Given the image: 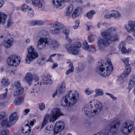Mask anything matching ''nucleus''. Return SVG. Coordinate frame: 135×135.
Instances as JSON below:
<instances>
[{
    "mask_svg": "<svg viewBox=\"0 0 135 135\" xmlns=\"http://www.w3.org/2000/svg\"><path fill=\"white\" fill-rule=\"evenodd\" d=\"M116 30V27H111L108 28L107 31L101 33V35L103 38L99 39L97 43L98 46L100 50L104 51L105 48L109 46L113 42L118 40L119 36L118 35L115 34L111 35L112 33Z\"/></svg>",
    "mask_w": 135,
    "mask_h": 135,
    "instance_id": "nucleus-1",
    "label": "nucleus"
},
{
    "mask_svg": "<svg viewBox=\"0 0 135 135\" xmlns=\"http://www.w3.org/2000/svg\"><path fill=\"white\" fill-rule=\"evenodd\" d=\"M109 59H105L98 62L95 70L98 73L104 77L109 75L113 69Z\"/></svg>",
    "mask_w": 135,
    "mask_h": 135,
    "instance_id": "nucleus-2",
    "label": "nucleus"
},
{
    "mask_svg": "<svg viewBox=\"0 0 135 135\" xmlns=\"http://www.w3.org/2000/svg\"><path fill=\"white\" fill-rule=\"evenodd\" d=\"M67 94L62 97L61 102V105L64 107H69L75 104L79 99V94L76 90H69Z\"/></svg>",
    "mask_w": 135,
    "mask_h": 135,
    "instance_id": "nucleus-3",
    "label": "nucleus"
},
{
    "mask_svg": "<svg viewBox=\"0 0 135 135\" xmlns=\"http://www.w3.org/2000/svg\"><path fill=\"white\" fill-rule=\"evenodd\" d=\"M61 115L59 109L57 108H55L52 109L50 114H46L41 126V129L43 128L46 124L49 119L50 122H53L57 119V118Z\"/></svg>",
    "mask_w": 135,
    "mask_h": 135,
    "instance_id": "nucleus-4",
    "label": "nucleus"
},
{
    "mask_svg": "<svg viewBox=\"0 0 135 135\" xmlns=\"http://www.w3.org/2000/svg\"><path fill=\"white\" fill-rule=\"evenodd\" d=\"M28 53L27 55L26 61L28 64H30L33 60L37 58L38 54L35 49L32 46H30L27 49Z\"/></svg>",
    "mask_w": 135,
    "mask_h": 135,
    "instance_id": "nucleus-5",
    "label": "nucleus"
},
{
    "mask_svg": "<svg viewBox=\"0 0 135 135\" xmlns=\"http://www.w3.org/2000/svg\"><path fill=\"white\" fill-rule=\"evenodd\" d=\"M133 122L131 120L126 121L125 123L122 126L120 130L122 133L125 134H128L132 131L133 128Z\"/></svg>",
    "mask_w": 135,
    "mask_h": 135,
    "instance_id": "nucleus-6",
    "label": "nucleus"
},
{
    "mask_svg": "<svg viewBox=\"0 0 135 135\" xmlns=\"http://www.w3.org/2000/svg\"><path fill=\"white\" fill-rule=\"evenodd\" d=\"M81 43L79 42H76L74 44L69 45L68 44H66V47L68 50L72 54L76 55L78 53V50L76 48H79L81 46Z\"/></svg>",
    "mask_w": 135,
    "mask_h": 135,
    "instance_id": "nucleus-7",
    "label": "nucleus"
},
{
    "mask_svg": "<svg viewBox=\"0 0 135 135\" xmlns=\"http://www.w3.org/2000/svg\"><path fill=\"white\" fill-rule=\"evenodd\" d=\"M20 57L16 55H11L7 60L8 65L11 66H17L20 63Z\"/></svg>",
    "mask_w": 135,
    "mask_h": 135,
    "instance_id": "nucleus-8",
    "label": "nucleus"
},
{
    "mask_svg": "<svg viewBox=\"0 0 135 135\" xmlns=\"http://www.w3.org/2000/svg\"><path fill=\"white\" fill-rule=\"evenodd\" d=\"M49 44V40L47 38L41 37L37 41V45L38 49L40 50L47 46Z\"/></svg>",
    "mask_w": 135,
    "mask_h": 135,
    "instance_id": "nucleus-9",
    "label": "nucleus"
},
{
    "mask_svg": "<svg viewBox=\"0 0 135 135\" xmlns=\"http://www.w3.org/2000/svg\"><path fill=\"white\" fill-rule=\"evenodd\" d=\"M90 102L93 109L92 114L95 115L102 109V104L96 100L90 101Z\"/></svg>",
    "mask_w": 135,
    "mask_h": 135,
    "instance_id": "nucleus-10",
    "label": "nucleus"
},
{
    "mask_svg": "<svg viewBox=\"0 0 135 135\" xmlns=\"http://www.w3.org/2000/svg\"><path fill=\"white\" fill-rule=\"evenodd\" d=\"M26 2L32 3L36 9L39 10H43V4L40 0H26Z\"/></svg>",
    "mask_w": 135,
    "mask_h": 135,
    "instance_id": "nucleus-11",
    "label": "nucleus"
},
{
    "mask_svg": "<svg viewBox=\"0 0 135 135\" xmlns=\"http://www.w3.org/2000/svg\"><path fill=\"white\" fill-rule=\"evenodd\" d=\"M93 110L90 102L87 104L84 108V112L88 117H91L95 115L92 114L93 113Z\"/></svg>",
    "mask_w": 135,
    "mask_h": 135,
    "instance_id": "nucleus-12",
    "label": "nucleus"
},
{
    "mask_svg": "<svg viewBox=\"0 0 135 135\" xmlns=\"http://www.w3.org/2000/svg\"><path fill=\"white\" fill-rule=\"evenodd\" d=\"M125 27L128 32H132L135 29V21H129L127 24L125 25Z\"/></svg>",
    "mask_w": 135,
    "mask_h": 135,
    "instance_id": "nucleus-13",
    "label": "nucleus"
},
{
    "mask_svg": "<svg viewBox=\"0 0 135 135\" xmlns=\"http://www.w3.org/2000/svg\"><path fill=\"white\" fill-rule=\"evenodd\" d=\"M64 126V123L61 121H59L56 122L54 127V134L58 133L63 129Z\"/></svg>",
    "mask_w": 135,
    "mask_h": 135,
    "instance_id": "nucleus-14",
    "label": "nucleus"
},
{
    "mask_svg": "<svg viewBox=\"0 0 135 135\" xmlns=\"http://www.w3.org/2000/svg\"><path fill=\"white\" fill-rule=\"evenodd\" d=\"M120 124L119 122L117 120H114L110 123L109 125L110 131L112 132H115V131L119 127Z\"/></svg>",
    "mask_w": 135,
    "mask_h": 135,
    "instance_id": "nucleus-15",
    "label": "nucleus"
},
{
    "mask_svg": "<svg viewBox=\"0 0 135 135\" xmlns=\"http://www.w3.org/2000/svg\"><path fill=\"white\" fill-rule=\"evenodd\" d=\"M44 22L41 20H31L27 22V25L30 26H34L36 25L41 26L44 25Z\"/></svg>",
    "mask_w": 135,
    "mask_h": 135,
    "instance_id": "nucleus-16",
    "label": "nucleus"
},
{
    "mask_svg": "<svg viewBox=\"0 0 135 135\" xmlns=\"http://www.w3.org/2000/svg\"><path fill=\"white\" fill-rule=\"evenodd\" d=\"M24 127L22 128V132L25 135H28L31 132V127L30 125V124L28 121H26Z\"/></svg>",
    "mask_w": 135,
    "mask_h": 135,
    "instance_id": "nucleus-17",
    "label": "nucleus"
},
{
    "mask_svg": "<svg viewBox=\"0 0 135 135\" xmlns=\"http://www.w3.org/2000/svg\"><path fill=\"white\" fill-rule=\"evenodd\" d=\"M42 85V82L39 83H37V84L35 85V87H34V88L31 91L30 93L32 95L35 96L38 95V92L39 89V88Z\"/></svg>",
    "mask_w": 135,
    "mask_h": 135,
    "instance_id": "nucleus-18",
    "label": "nucleus"
},
{
    "mask_svg": "<svg viewBox=\"0 0 135 135\" xmlns=\"http://www.w3.org/2000/svg\"><path fill=\"white\" fill-rule=\"evenodd\" d=\"M66 89V85L65 82H61L59 85L56 91L59 94L64 93Z\"/></svg>",
    "mask_w": 135,
    "mask_h": 135,
    "instance_id": "nucleus-19",
    "label": "nucleus"
},
{
    "mask_svg": "<svg viewBox=\"0 0 135 135\" xmlns=\"http://www.w3.org/2000/svg\"><path fill=\"white\" fill-rule=\"evenodd\" d=\"M64 0H52L53 7L55 8H59L62 6Z\"/></svg>",
    "mask_w": 135,
    "mask_h": 135,
    "instance_id": "nucleus-20",
    "label": "nucleus"
},
{
    "mask_svg": "<svg viewBox=\"0 0 135 135\" xmlns=\"http://www.w3.org/2000/svg\"><path fill=\"white\" fill-rule=\"evenodd\" d=\"M14 43V40L12 38L7 39L3 43L4 46L7 48H9L12 46Z\"/></svg>",
    "mask_w": 135,
    "mask_h": 135,
    "instance_id": "nucleus-21",
    "label": "nucleus"
},
{
    "mask_svg": "<svg viewBox=\"0 0 135 135\" xmlns=\"http://www.w3.org/2000/svg\"><path fill=\"white\" fill-rule=\"evenodd\" d=\"M50 46L51 48L55 50L60 47V44L57 41L55 40H52L51 41L50 44Z\"/></svg>",
    "mask_w": 135,
    "mask_h": 135,
    "instance_id": "nucleus-22",
    "label": "nucleus"
},
{
    "mask_svg": "<svg viewBox=\"0 0 135 135\" xmlns=\"http://www.w3.org/2000/svg\"><path fill=\"white\" fill-rule=\"evenodd\" d=\"M49 25L51 27L56 29L58 28L60 31L62 29L63 25L61 23L57 21L54 22L50 24Z\"/></svg>",
    "mask_w": 135,
    "mask_h": 135,
    "instance_id": "nucleus-23",
    "label": "nucleus"
},
{
    "mask_svg": "<svg viewBox=\"0 0 135 135\" xmlns=\"http://www.w3.org/2000/svg\"><path fill=\"white\" fill-rule=\"evenodd\" d=\"M17 115V113L15 112L11 114L9 116V121L12 125L14 124L16 122Z\"/></svg>",
    "mask_w": 135,
    "mask_h": 135,
    "instance_id": "nucleus-24",
    "label": "nucleus"
},
{
    "mask_svg": "<svg viewBox=\"0 0 135 135\" xmlns=\"http://www.w3.org/2000/svg\"><path fill=\"white\" fill-rule=\"evenodd\" d=\"M42 81L44 84L47 85L49 84H51L52 83V81L50 76H43Z\"/></svg>",
    "mask_w": 135,
    "mask_h": 135,
    "instance_id": "nucleus-25",
    "label": "nucleus"
},
{
    "mask_svg": "<svg viewBox=\"0 0 135 135\" xmlns=\"http://www.w3.org/2000/svg\"><path fill=\"white\" fill-rule=\"evenodd\" d=\"M25 78L27 82L29 85L32 83L33 78L32 74L30 73L29 72L26 74Z\"/></svg>",
    "mask_w": 135,
    "mask_h": 135,
    "instance_id": "nucleus-26",
    "label": "nucleus"
},
{
    "mask_svg": "<svg viewBox=\"0 0 135 135\" xmlns=\"http://www.w3.org/2000/svg\"><path fill=\"white\" fill-rule=\"evenodd\" d=\"M1 125L3 127H7L12 125L9 120H8L7 117L5 118L1 122Z\"/></svg>",
    "mask_w": 135,
    "mask_h": 135,
    "instance_id": "nucleus-27",
    "label": "nucleus"
},
{
    "mask_svg": "<svg viewBox=\"0 0 135 135\" xmlns=\"http://www.w3.org/2000/svg\"><path fill=\"white\" fill-rule=\"evenodd\" d=\"M7 15L5 14L0 12V23L4 25L7 20Z\"/></svg>",
    "mask_w": 135,
    "mask_h": 135,
    "instance_id": "nucleus-28",
    "label": "nucleus"
},
{
    "mask_svg": "<svg viewBox=\"0 0 135 135\" xmlns=\"http://www.w3.org/2000/svg\"><path fill=\"white\" fill-rule=\"evenodd\" d=\"M81 8L78 7L75 10L72 14V17L73 18H75L76 17L78 16L81 12Z\"/></svg>",
    "mask_w": 135,
    "mask_h": 135,
    "instance_id": "nucleus-29",
    "label": "nucleus"
},
{
    "mask_svg": "<svg viewBox=\"0 0 135 135\" xmlns=\"http://www.w3.org/2000/svg\"><path fill=\"white\" fill-rule=\"evenodd\" d=\"M125 45L124 42L122 41L119 45V48L121 49V51L123 54L127 53V50L125 47Z\"/></svg>",
    "mask_w": 135,
    "mask_h": 135,
    "instance_id": "nucleus-30",
    "label": "nucleus"
},
{
    "mask_svg": "<svg viewBox=\"0 0 135 135\" xmlns=\"http://www.w3.org/2000/svg\"><path fill=\"white\" fill-rule=\"evenodd\" d=\"M112 17L115 18H118L120 16V14L119 12L115 10H112L111 11Z\"/></svg>",
    "mask_w": 135,
    "mask_h": 135,
    "instance_id": "nucleus-31",
    "label": "nucleus"
},
{
    "mask_svg": "<svg viewBox=\"0 0 135 135\" xmlns=\"http://www.w3.org/2000/svg\"><path fill=\"white\" fill-rule=\"evenodd\" d=\"M23 91L21 89H16L13 92L14 96L15 97L18 96L22 94Z\"/></svg>",
    "mask_w": 135,
    "mask_h": 135,
    "instance_id": "nucleus-32",
    "label": "nucleus"
},
{
    "mask_svg": "<svg viewBox=\"0 0 135 135\" xmlns=\"http://www.w3.org/2000/svg\"><path fill=\"white\" fill-rule=\"evenodd\" d=\"M23 102V99L21 98L17 97L15 99L14 102L15 105H19L22 104Z\"/></svg>",
    "mask_w": 135,
    "mask_h": 135,
    "instance_id": "nucleus-33",
    "label": "nucleus"
},
{
    "mask_svg": "<svg viewBox=\"0 0 135 135\" xmlns=\"http://www.w3.org/2000/svg\"><path fill=\"white\" fill-rule=\"evenodd\" d=\"M95 94L94 97H95L102 95L103 94V90L100 89H96L95 90Z\"/></svg>",
    "mask_w": 135,
    "mask_h": 135,
    "instance_id": "nucleus-34",
    "label": "nucleus"
},
{
    "mask_svg": "<svg viewBox=\"0 0 135 135\" xmlns=\"http://www.w3.org/2000/svg\"><path fill=\"white\" fill-rule=\"evenodd\" d=\"M85 66L84 65L81 63H79L78 66L76 68V70L77 73H79L82 71L84 68Z\"/></svg>",
    "mask_w": 135,
    "mask_h": 135,
    "instance_id": "nucleus-35",
    "label": "nucleus"
},
{
    "mask_svg": "<svg viewBox=\"0 0 135 135\" xmlns=\"http://www.w3.org/2000/svg\"><path fill=\"white\" fill-rule=\"evenodd\" d=\"M95 11L94 10H91L86 13V17L89 19H91L93 18V16L95 14Z\"/></svg>",
    "mask_w": 135,
    "mask_h": 135,
    "instance_id": "nucleus-36",
    "label": "nucleus"
},
{
    "mask_svg": "<svg viewBox=\"0 0 135 135\" xmlns=\"http://www.w3.org/2000/svg\"><path fill=\"white\" fill-rule=\"evenodd\" d=\"M1 83L3 86H6L8 85L9 84L8 79L7 78H4L2 79L1 81Z\"/></svg>",
    "mask_w": 135,
    "mask_h": 135,
    "instance_id": "nucleus-37",
    "label": "nucleus"
},
{
    "mask_svg": "<svg viewBox=\"0 0 135 135\" xmlns=\"http://www.w3.org/2000/svg\"><path fill=\"white\" fill-rule=\"evenodd\" d=\"M21 9L22 11L25 12L31 10V8H29L28 6L25 3L23 4L22 5Z\"/></svg>",
    "mask_w": 135,
    "mask_h": 135,
    "instance_id": "nucleus-38",
    "label": "nucleus"
},
{
    "mask_svg": "<svg viewBox=\"0 0 135 135\" xmlns=\"http://www.w3.org/2000/svg\"><path fill=\"white\" fill-rule=\"evenodd\" d=\"M15 86L16 89H21L24 90L23 88L21 86L20 82L19 80H18L15 82Z\"/></svg>",
    "mask_w": 135,
    "mask_h": 135,
    "instance_id": "nucleus-39",
    "label": "nucleus"
},
{
    "mask_svg": "<svg viewBox=\"0 0 135 135\" xmlns=\"http://www.w3.org/2000/svg\"><path fill=\"white\" fill-rule=\"evenodd\" d=\"M131 71V68L129 67V66H127L124 70L123 74L122 75L126 77L128 75Z\"/></svg>",
    "mask_w": 135,
    "mask_h": 135,
    "instance_id": "nucleus-40",
    "label": "nucleus"
},
{
    "mask_svg": "<svg viewBox=\"0 0 135 135\" xmlns=\"http://www.w3.org/2000/svg\"><path fill=\"white\" fill-rule=\"evenodd\" d=\"M73 6V5L70 4L67 8V12H66V16L69 15L72 12Z\"/></svg>",
    "mask_w": 135,
    "mask_h": 135,
    "instance_id": "nucleus-41",
    "label": "nucleus"
},
{
    "mask_svg": "<svg viewBox=\"0 0 135 135\" xmlns=\"http://www.w3.org/2000/svg\"><path fill=\"white\" fill-rule=\"evenodd\" d=\"M13 22L12 21V18L10 17L7 22V27L8 28L10 27L13 25Z\"/></svg>",
    "mask_w": 135,
    "mask_h": 135,
    "instance_id": "nucleus-42",
    "label": "nucleus"
},
{
    "mask_svg": "<svg viewBox=\"0 0 135 135\" xmlns=\"http://www.w3.org/2000/svg\"><path fill=\"white\" fill-rule=\"evenodd\" d=\"M50 32L52 34H57L61 32V31L60 30L58 29V28L56 29L55 28L54 30H50Z\"/></svg>",
    "mask_w": 135,
    "mask_h": 135,
    "instance_id": "nucleus-43",
    "label": "nucleus"
},
{
    "mask_svg": "<svg viewBox=\"0 0 135 135\" xmlns=\"http://www.w3.org/2000/svg\"><path fill=\"white\" fill-rule=\"evenodd\" d=\"M8 89H6V92L2 94H1L0 95V100H3L5 98H6L7 96V92Z\"/></svg>",
    "mask_w": 135,
    "mask_h": 135,
    "instance_id": "nucleus-44",
    "label": "nucleus"
},
{
    "mask_svg": "<svg viewBox=\"0 0 135 135\" xmlns=\"http://www.w3.org/2000/svg\"><path fill=\"white\" fill-rule=\"evenodd\" d=\"M52 127V126L51 125H48L45 129V132L48 133H50L49 132L52 131L53 129Z\"/></svg>",
    "mask_w": 135,
    "mask_h": 135,
    "instance_id": "nucleus-45",
    "label": "nucleus"
},
{
    "mask_svg": "<svg viewBox=\"0 0 135 135\" xmlns=\"http://www.w3.org/2000/svg\"><path fill=\"white\" fill-rule=\"evenodd\" d=\"M82 47L84 49L86 50L88 49L89 46L86 41H84L83 42Z\"/></svg>",
    "mask_w": 135,
    "mask_h": 135,
    "instance_id": "nucleus-46",
    "label": "nucleus"
},
{
    "mask_svg": "<svg viewBox=\"0 0 135 135\" xmlns=\"http://www.w3.org/2000/svg\"><path fill=\"white\" fill-rule=\"evenodd\" d=\"M105 94L106 95L109 96L111 99H113V100H115L117 99V97H114L113 94H111L108 93H106Z\"/></svg>",
    "mask_w": 135,
    "mask_h": 135,
    "instance_id": "nucleus-47",
    "label": "nucleus"
},
{
    "mask_svg": "<svg viewBox=\"0 0 135 135\" xmlns=\"http://www.w3.org/2000/svg\"><path fill=\"white\" fill-rule=\"evenodd\" d=\"M56 55V54H54L50 55L49 59L47 60V62H53L54 61L52 59V57H54Z\"/></svg>",
    "mask_w": 135,
    "mask_h": 135,
    "instance_id": "nucleus-48",
    "label": "nucleus"
},
{
    "mask_svg": "<svg viewBox=\"0 0 135 135\" xmlns=\"http://www.w3.org/2000/svg\"><path fill=\"white\" fill-rule=\"evenodd\" d=\"M6 113L4 112H2L0 113V119H4L6 118Z\"/></svg>",
    "mask_w": 135,
    "mask_h": 135,
    "instance_id": "nucleus-49",
    "label": "nucleus"
},
{
    "mask_svg": "<svg viewBox=\"0 0 135 135\" xmlns=\"http://www.w3.org/2000/svg\"><path fill=\"white\" fill-rule=\"evenodd\" d=\"M79 20L78 19L76 20L75 21V25L73 26V28L74 29H76L79 26Z\"/></svg>",
    "mask_w": 135,
    "mask_h": 135,
    "instance_id": "nucleus-50",
    "label": "nucleus"
},
{
    "mask_svg": "<svg viewBox=\"0 0 135 135\" xmlns=\"http://www.w3.org/2000/svg\"><path fill=\"white\" fill-rule=\"evenodd\" d=\"M9 133V130L3 129L2 130L1 133V135H7Z\"/></svg>",
    "mask_w": 135,
    "mask_h": 135,
    "instance_id": "nucleus-51",
    "label": "nucleus"
},
{
    "mask_svg": "<svg viewBox=\"0 0 135 135\" xmlns=\"http://www.w3.org/2000/svg\"><path fill=\"white\" fill-rule=\"evenodd\" d=\"M39 108L40 110H43L45 108V105L43 103H41L39 105Z\"/></svg>",
    "mask_w": 135,
    "mask_h": 135,
    "instance_id": "nucleus-52",
    "label": "nucleus"
},
{
    "mask_svg": "<svg viewBox=\"0 0 135 135\" xmlns=\"http://www.w3.org/2000/svg\"><path fill=\"white\" fill-rule=\"evenodd\" d=\"M94 91L93 90H91L89 88H88L86 89L85 91V92L86 94L87 95H89L90 94L93 92Z\"/></svg>",
    "mask_w": 135,
    "mask_h": 135,
    "instance_id": "nucleus-53",
    "label": "nucleus"
},
{
    "mask_svg": "<svg viewBox=\"0 0 135 135\" xmlns=\"http://www.w3.org/2000/svg\"><path fill=\"white\" fill-rule=\"evenodd\" d=\"M63 33L66 36L68 35L69 33V31L68 29L67 28H65L63 31Z\"/></svg>",
    "mask_w": 135,
    "mask_h": 135,
    "instance_id": "nucleus-54",
    "label": "nucleus"
},
{
    "mask_svg": "<svg viewBox=\"0 0 135 135\" xmlns=\"http://www.w3.org/2000/svg\"><path fill=\"white\" fill-rule=\"evenodd\" d=\"M112 16V14L111 11L106 14L104 16V18L105 19H107L110 18Z\"/></svg>",
    "mask_w": 135,
    "mask_h": 135,
    "instance_id": "nucleus-55",
    "label": "nucleus"
},
{
    "mask_svg": "<svg viewBox=\"0 0 135 135\" xmlns=\"http://www.w3.org/2000/svg\"><path fill=\"white\" fill-rule=\"evenodd\" d=\"M134 83L133 82H131L129 81V83L128 84L129 90H130L133 87Z\"/></svg>",
    "mask_w": 135,
    "mask_h": 135,
    "instance_id": "nucleus-56",
    "label": "nucleus"
},
{
    "mask_svg": "<svg viewBox=\"0 0 135 135\" xmlns=\"http://www.w3.org/2000/svg\"><path fill=\"white\" fill-rule=\"evenodd\" d=\"M131 82H133L135 83V75H132L131 76V78L130 81Z\"/></svg>",
    "mask_w": 135,
    "mask_h": 135,
    "instance_id": "nucleus-57",
    "label": "nucleus"
},
{
    "mask_svg": "<svg viewBox=\"0 0 135 135\" xmlns=\"http://www.w3.org/2000/svg\"><path fill=\"white\" fill-rule=\"evenodd\" d=\"M122 61L127 66H128V58H127L124 59H123Z\"/></svg>",
    "mask_w": 135,
    "mask_h": 135,
    "instance_id": "nucleus-58",
    "label": "nucleus"
},
{
    "mask_svg": "<svg viewBox=\"0 0 135 135\" xmlns=\"http://www.w3.org/2000/svg\"><path fill=\"white\" fill-rule=\"evenodd\" d=\"M29 11V12L28 13V15L30 17H33L34 14L33 12L32 11H31V10Z\"/></svg>",
    "mask_w": 135,
    "mask_h": 135,
    "instance_id": "nucleus-59",
    "label": "nucleus"
},
{
    "mask_svg": "<svg viewBox=\"0 0 135 135\" xmlns=\"http://www.w3.org/2000/svg\"><path fill=\"white\" fill-rule=\"evenodd\" d=\"M127 40L128 42H130L133 41V39L132 37L128 36L127 37Z\"/></svg>",
    "mask_w": 135,
    "mask_h": 135,
    "instance_id": "nucleus-60",
    "label": "nucleus"
},
{
    "mask_svg": "<svg viewBox=\"0 0 135 135\" xmlns=\"http://www.w3.org/2000/svg\"><path fill=\"white\" fill-rule=\"evenodd\" d=\"M118 81L120 82L121 83H122L123 82V77L121 75L120 76L118 79Z\"/></svg>",
    "mask_w": 135,
    "mask_h": 135,
    "instance_id": "nucleus-61",
    "label": "nucleus"
},
{
    "mask_svg": "<svg viewBox=\"0 0 135 135\" xmlns=\"http://www.w3.org/2000/svg\"><path fill=\"white\" fill-rule=\"evenodd\" d=\"M5 102L3 100H0V106L4 107L5 106Z\"/></svg>",
    "mask_w": 135,
    "mask_h": 135,
    "instance_id": "nucleus-62",
    "label": "nucleus"
},
{
    "mask_svg": "<svg viewBox=\"0 0 135 135\" xmlns=\"http://www.w3.org/2000/svg\"><path fill=\"white\" fill-rule=\"evenodd\" d=\"M74 70L69 69L66 72V74L67 75H69L70 73L73 72Z\"/></svg>",
    "mask_w": 135,
    "mask_h": 135,
    "instance_id": "nucleus-63",
    "label": "nucleus"
},
{
    "mask_svg": "<svg viewBox=\"0 0 135 135\" xmlns=\"http://www.w3.org/2000/svg\"><path fill=\"white\" fill-rule=\"evenodd\" d=\"M30 111V109H25L24 110V112H23V114L25 115H27L29 112Z\"/></svg>",
    "mask_w": 135,
    "mask_h": 135,
    "instance_id": "nucleus-64",
    "label": "nucleus"
}]
</instances>
